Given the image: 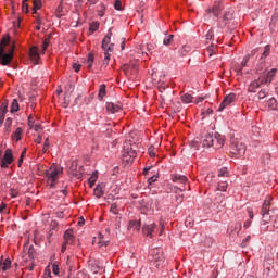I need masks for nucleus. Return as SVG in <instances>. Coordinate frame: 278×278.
Masks as SVG:
<instances>
[{
	"label": "nucleus",
	"instance_id": "f257e3e1",
	"mask_svg": "<svg viewBox=\"0 0 278 278\" xmlns=\"http://www.w3.org/2000/svg\"><path fill=\"white\" fill-rule=\"evenodd\" d=\"M270 201H273L271 198H266L263 206L261 208V231L262 233H266V231H268V229H270V226H268L270 224V220H273V217H270Z\"/></svg>",
	"mask_w": 278,
	"mask_h": 278
},
{
	"label": "nucleus",
	"instance_id": "f03ea898",
	"mask_svg": "<svg viewBox=\"0 0 278 278\" xmlns=\"http://www.w3.org/2000/svg\"><path fill=\"white\" fill-rule=\"evenodd\" d=\"M111 40H112V31L109 30V33L102 40V49L104 51V60H103L104 66H108V64H110V58L112 55L111 53L114 52V43H110Z\"/></svg>",
	"mask_w": 278,
	"mask_h": 278
},
{
	"label": "nucleus",
	"instance_id": "7ed1b4c3",
	"mask_svg": "<svg viewBox=\"0 0 278 278\" xmlns=\"http://www.w3.org/2000/svg\"><path fill=\"white\" fill-rule=\"evenodd\" d=\"M64 172V168H62L59 165L52 164L50 168L46 172V175L48 177V185L50 188H55V182L58 181L60 175Z\"/></svg>",
	"mask_w": 278,
	"mask_h": 278
},
{
	"label": "nucleus",
	"instance_id": "20e7f679",
	"mask_svg": "<svg viewBox=\"0 0 278 278\" xmlns=\"http://www.w3.org/2000/svg\"><path fill=\"white\" fill-rule=\"evenodd\" d=\"M230 153L235 157H242L247 153V146L239 139L232 138L230 141Z\"/></svg>",
	"mask_w": 278,
	"mask_h": 278
},
{
	"label": "nucleus",
	"instance_id": "39448f33",
	"mask_svg": "<svg viewBox=\"0 0 278 278\" xmlns=\"http://www.w3.org/2000/svg\"><path fill=\"white\" fill-rule=\"evenodd\" d=\"M152 264L156 266V268H160V266H164V252L160 249H154L152 251Z\"/></svg>",
	"mask_w": 278,
	"mask_h": 278
},
{
	"label": "nucleus",
	"instance_id": "423d86ee",
	"mask_svg": "<svg viewBox=\"0 0 278 278\" xmlns=\"http://www.w3.org/2000/svg\"><path fill=\"white\" fill-rule=\"evenodd\" d=\"M12 60H14V48L9 53H5V49H0V64L2 66H8Z\"/></svg>",
	"mask_w": 278,
	"mask_h": 278
},
{
	"label": "nucleus",
	"instance_id": "0eeeda50",
	"mask_svg": "<svg viewBox=\"0 0 278 278\" xmlns=\"http://www.w3.org/2000/svg\"><path fill=\"white\" fill-rule=\"evenodd\" d=\"M136 150L129 144L124 146L123 157L126 162H134L136 160Z\"/></svg>",
	"mask_w": 278,
	"mask_h": 278
},
{
	"label": "nucleus",
	"instance_id": "6e6552de",
	"mask_svg": "<svg viewBox=\"0 0 278 278\" xmlns=\"http://www.w3.org/2000/svg\"><path fill=\"white\" fill-rule=\"evenodd\" d=\"M155 227L157 226L152 220L146 223L142 227L143 236H147L148 238H153V231H155Z\"/></svg>",
	"mask_w": 278,
	"mask_h": 278
},
{
	"label": "nucleus",
	"instance_id": "1a4fd4ad",
	"mask_svg": "<svg viewBox=\"0 0 278 278\" xmlns=\"http://www.w3.org/2000/svg\"><path fill=\"white\" fill-rule=\"evenodd\" d=\"M12 162H14V156L12 155V150L7 149L4 152V156L1 161V167L8 168V166H10V164H12Z\"/></svg>",
	"mask_w": 278,
	"mask_h": 278
},
{
	"label": "nucleus",
	"instance_id": "9d476101",
	"mask_svg": "<svg viewBox=\"0 0 278 278\" xmlns=\"http://www.w3.org/2000/svg\"><path fill=\"white\" fill-rule=\"evenodd\" d=\"M233 101H236L235 93H230V94L226 96L218 108V112H223V110H225V108L231 105V103H233Z\"/></svg>",
	"mask_w": 278,
	"mask_h": 278
},
{
	"label": "nucleus",
	"instance_id": "9b49d317",
	"mask_svg": "<svg viewBox=\"0 0 278 278\" xmlns=\"http://www.w3.org/2000/svg\"><path fill=\"white\" fill-rule=\"evenodd\" d=\"M202 147L204 149H210V147H214V134L208 132L202 137Z\"/></svg>",
	"mask_w": 278,
	"mask_h": 278
},
{
	"label": "nucleus",
	"instance_id": "f8f14e48",
	"mask_svg": "<svg viewBox=\"0 0 278 278\" xmlns=\"http://www.w3.org/2000/svg\"><path fill=\"white\" fill-rule=\"evenodd\" d=\"M121 110H123L121 102H106V111L110 112V114H116V112H121Z\"/></svg>",
	"mask_w": 278,
	"mask_h": 278
},
{
	"label": "nucleus",
	"instance_id": "ddd939ff",
	"mask_svg": "<svg viewBox=\"0 0 278 278\" xmlns=\"http://www.w3.org/2000/svg\"><path fill=\"white\" fill-rule=\"evenodd\" d=\"M277 75V68H271L263 78L264 84H273V79Z\"/></svg>",
	"mask_w": 278,
	"mask_h": 278
},
{
	"label": "nucleus",
	"instance_id": "4468645a",
	"mask_svg": "<svg viewBox=\"0 0 278 278\" xmlns=\"http://www.w3.org/2000/svg\"><path fill=\"white\" fill-rule=\"evenodd\" d=\"M29 56L34 64H38V60H40V54L38 53V48L33 47L29 50Z\"/></svg>",
	"mask_w": 278,
	"mask_h": 278
},
{
	"label": "nucleus",
	"instance_id": "2eb2a0df",
	"mask_svg": "<svg viewBox=\"0 0 278 278\" xmlns=\"http://www.w3.org/2000/svg\"><path fill=\"white\" fill-rule=\"evenodd\" d=\"M172 181L174 184H188V177L180 174H174L172 175Z\"/></svg>",
	"mask_w": 278,
	"mask_h": 278
},
{
	"label": "nucleus",
	"instance_id": "dca6fc26",
	"mask_svg": "<svg viewBox=\"0 0 278 278\" xmlns=\"http://www.w3.org/2000/svg\"><path fill=\"white\" fill-rule=\"evenodd\" d=\"M214 139L216 140L215 147L217 149H223V147H225V136L216 132L214 135Z\"/></svg>",
	"mask_w": 278,
	"mask_h": 278
},
{
	"label": "nucleus",
	"instance_id": "f3484780",
	"mask_svg": "<svg viewBox=\"0 0 278 278\" xmlns=\"http://www.w3.org/2000/svg\"><path fill=\"white\" fill-rule=\"evenodd\" d=\"M64 242L66 244H75V236H73V230H66L64 233Z\"/></svg>",
	"mask_w": 278,
	"mask_h": 278
},
{
	"label": "nucleus",
	"instance_id": "a211bd4d",
	"mask_svg": "<svg viewBox=\"0 0 278 278\" xmlns=\"http://www.w3.org/2000/svg\"><path fill=\"white\" fill-rule=\"evenodd\" d=\"M12 268V261L10 258L1 260L0 262V270L5 273V270H10Z\"/></svg>",
	"mask_w": 278,
	"mask_h": 278
},
{
	"label": "nucleus",
	"instance_id": "6ab92c4d",
	"mask_svg": "<svg viewBox=\"0 0 278 278\" xmlns=\"http://www.w3.org/2000/svg\"><path fill=\"white\" fill-rule=\"evenodd\" d=\"M184 190H186V188H179V187H176V203L177 205H181V203H184Z\"/></svg>",
	"mask_w": 278,
	"mask_h": 278
},
{
	"label": "nucleus",
	"instance_id": "aec40b11",
	"mask_svg": "<svg viewBox=\"0 0 278 278\" xmlns=\"http://www.w3.org/2000/svg\"><path fill=\"white\" fill-rule=\"evenodd\" d=\"M262 84H266L264 83V79L262 78H258L257 80L253 81L250 87H249V90L251 92H253V90H255V88H260L262 86Z\"/></svg>",
	"mask_w": 278,
	"mask_h": 278
},
{
	"label": "nucleus",
	"instance_id": "412c9836",
	"mask_svg": "<svg viewBox=\"0 0 278 278\" xmlns=\"http://www.w3.org/2000/svg\"><path fill=\"white\" fill-rule=\"evenodd\" d=\"M249 60H251V54H247L242 62H241V67L239 70H237L238 75H242V68H244V66H247V64H249Z\"/></svg>",
	"mask_w": 278,
	"mask_h": 278
},
{
	"label": "nucleus",
	"instance_id": "4be33fe9",
	"mask_svg": "<svg viewBox=\"0 0 278 278\" xmlns=\"http://www.w3.org/2000/svg\"><path fill=\"white\" fill-rule=\"evenodd\" d=\"M207 12L210 14H214L215 16H218L220 14V3H215L212 9H208Z\"/></svg>",
	"mask_w": 278,
	"mask_h": 278
},
{
	"label": "nucleus",
	"instance_id": "5701e85b",
	"mask_svg": "<svg viewBox=\"0 0 278 278\" xmlns=\"http://www.w3.org/2000/svg\"><path fill=\"white\" fill-rule=\"evenodd\" d=\"M128 229H134V231H140V222L139 220H130L128 225Z\"/></svg>",
	"mask_w": 278,
	"mask_h": 278
},
{
	"label": "nucleus",
	"instance_id": "b1692460",
	"mask_svg": "<svg viewBox=\"0 0 278 278\" xmlns=\"http://www.w3.org/2000/svg\"><path fill=\"white\" fill-rule=\"evenodd\" d=\"M42 8V0H34L33 2V14H37L38 10Z\"/></svg>",
	"mask_w": 278,
	"mask_h": 278
},
{
	"label": "nucleus",
	"instance_id": "393cba45",
	"mask_svg": "<svg viewBox=\"0 0 278 278\" xmlns=\"http://www.w3.org/2000/svg\"><path fill=\"white\" fill-rule=\"evenodd\" d=\"M228 186L229 184H227V181L220 180L217 185V190H219V192H227Z\"/></svg>",
	"mask_w": 278,
	"mask_h": 278
},
{
	"label": "nucleus",
	"instance_id": "a878e982",
	"mask_svg": "<svg viewBox=\"0 0 278 278\" xmlns=\"http://www.w3.org/2000/svg\"><path fill=\"white\" fill-rule=\"evenodd\" d=\"M267 106L269 108V110H277L278 108V103H277V99L271 98L267 101Z\"/></svg>",
	"mask_w": 278,
	"mask_h": 278
},
{
	"label": "nucleus",
	"instance_id": "bb28decb",
	"mask_svg": "<svg viewBox=\"0 0 278 278\" xmlns=\"http://www.w3.org/2000/svg\"><path fill=\"white\" fill-rule=\"evenodd\" d=\"M105 94H106L105 84H102V85H100L99 93H98L99 101H101L103 99V97H105Z\"/></svg>",
	"mask_w": 278,
	"mask_h": 278
},
{
	"label": "nucleus",
	"instance_id": "cd10ccee",
	"mask_svg": "<svg viewBox=\"0 0 278 278\" xmlns=\"http://www.w3.org/2000/svg\"><path fill=\"white\" fill-rule=\"evenodd\" d=\"M99 178L98 172H94L91 177L89 178V186L90 188H92V186H94V184H97V179Z\"/></svg>",
	"mask_w": 278,
	"mask_h": 278
},
{
	"label": "nucleus",
	"instance_id": "c85d7f7f",
	"mask_svg": "<svg viewBox=\"0 0 278 278\" xmlns=\"http://www.w3.org/2000/svg\"><path fill=\"white\" fill-rule=\"evenodd\" d=\"M180 99H181V101H182L184 103H192L193 97H192V94H190V93H185V94L181 96Z\"/></svg>",
	"mask_w": 278,
	"mask_h": 278
},
{
	"label": "nucleus",
	"instance_id": "c756f323",
	"mask_svg": "<svg viewBox=\"0 0 278 278\" xmlns=\"http://www.w3.org/2000/svg\"><path fill=\"white\" fill-rule=\"evenodd\" d=\"M22 134L23 129L21 127L16 128L15 132L13 134V140H16V142H18V140H21Z\"/></svg>",
	"mask_w": 278,
	"mask_h": 278
},
{
	"label": "nucleus",
	"instance_id": "7c9ffc66",
	"mask_svg": "<svg viewBox=\"0 0 278 278\" xmlns=\"http://www.w3.org/2000/svg\"><path fill=\"white\" fill-rule=\"evenodd\" d=\"M94 63V54L90 53L87 59V68L90 71L92 68V64Z\"/></svg>",
	"mask_w": 278,
	"mask_h": 278
},
{
	"label": "nucleus",
	"instance_id": "2f4dec72",
	"mask_svg": "<svg viewBox=\"0 0 278 278\" xmlns=\"http://www.w3.org/2000/svg\"><path fill=\"white\" fill-rule=\"evenodd\" d=\"M93 194L94 197H97V199H101V197H103V189L101 188V186L96 187Z\"/></svg>",
	"mask_w": 278,
	"mask_h": 278
},
{
	"label": "nucleus",
	"instance_id": "473e14b6",
	"mask_svg": "<svg viewBox=\"0 0 278 278\" xmlns=\"http://www.w3.org/2000/svg\"><path fill=\"white\" fill-rule=\"evenodd\" d=\"M200 142L201 140L199 139H193L189 142L191 149H195V151H198L199 147H200Z\"/></svg>",
	"mask_w": 278,
	"mask_h": 278
},
{
	"label": "nucleus",
	"instance_id": "72a5a7b5",
	"mask_svg": "<svg viewBox=\"0 0 278 278\" xmlns=\"http://www.w3.org/2000/svg\"><path fill=\"white\" fill-rule=\"evenodd\" d=\"M20 110V106H18V100L14 99L12 101V104H11V112L14 113V112H18Z\"/></svg>",
	"mask_w": 278,
	"mask_h": 278
},
{
	"label": "nucleus",
	"instance_id": "f704fd0d",
	"mask_svg": "<svg viewBox=\"0 0 278 278\" xmlns=\"http://www.w3.org/2000/svg\"><path fill=\"white\" fill-rule=\"evenodd\" d=\"M28 257L30 260H35L36 258V249H34V245H30L28 248Z\"/></svg>",
	"mask_w": 278,
	"mask_h": 278
},
{
	"label": "nucleus",
	"instance_id": "c9c22d12",
	"mask_svg": "<svg viewBox=\"0 0 278 278\" xmlns=\"http://www.w3.org/2000/svg\"><path fill=\"white\" fill-rule=\"evenodd\" d=\"M8 42H10V37H3L0 41V49H5V47H8Z\"/></svg>",
	"mask_w": 278,
	"mask_h": 278
},
{
	"label": "nucleus",
	"instance_id": "e433bc0d",
	"mask_svg": "<svg viewBox=\"0 0 278 278\" xmlns=\"http://www.w3.org/2000/svg\"><path fill=\"white\" fill-rule=\"evenodd\" d=\"M268 55H270V46H265L264 52L261 56V60H264V58H268Z\"/></svg>",
	"mask_w": 278,
	"mask_h": 278
},
{
	"label": "nucleus",
	"instance_id": "4c0bfd02",
	"mask_svg": "<svg viewBox=\"0 0 278 278\" xmlns=\"http://www.w3.org/2000/svg\"><path fill=\"white\" fill-rule=\"evenodd\" d=\"M218 177H229V172L227 170V167H223L218 170Z\"/></svg>",
	"mask_w": 278,
	"mask_h": 278
},
{
	"label": "nucleus",
	"instance_id": "58836bf2",
	"mask_svg": "<svg viewBox=\"0 0 278 278\" xmlns=\"http://www.w3.org/2000/svg\"><path fill=\"white\" fill-rule=\"evenodd\" d=\"M175 36L174 35H169L167 36L164 40H163V45H165V47H168L170 45V42H173V38Z\"/></svg>",
	"mask_w": 278,
	"mask_h": 278
},
{
	"label": "nucleus",
	"instance_id": "ea45409f",
	"mask_svg": "<svg viewBox=\"0 0 278 278\" xmlns=\"http://www.w3.org/2000/svg\"><path fill=\"white\" fill-rule=\"evenodd\" d=\"M110 212L112 214H118V205L116 203L111 204Z\"/></svg>",
	"mask_w": 278,
	"mask_h": 278
},
{
	"label": "nucleus",
	"instance_id": "a19ab883",
	"mask_svg": "<svg viewBox=\"0 0 278 278\" xmlns=\"http://www.w3.org/2000/svg\"><path fill=\"white\" fill-rule=\"evenodd\" d=\"M0 114H8V103H2L1 104Z\"/></svg>",
	"mask_w": 278,
	"mask_h": 278
},
{
	"label": "nucleus",
	"instance_id": "79ce46f5",
	"mask_svg": "<svg viewBox=\"0 0 278 278\" xmlns=\"http://www.w3.org/2000/svg\"><path fill=\"white\" fill-rule=\"evenodd\" d=\"M50 42H51V41L49 40V38H46V39L43 40V42H42V51H43V52L47 51V48L49 47Z\"/></svg>",
	"mask_w": 278,
	"mask_h": 278
},
{
	"label": "nucleus",
	"instance_id": "37998d69",
	"mask_svg": "<svg viewBox=\"0 0 278 278\" xmlns=\"http://www.w3.org/2000/svg\"><path fill=\"white\" fill-rule=\"evenodd\" d=\"M22 10L27 14L29 12V5L27 4V0H24L22 3Z\"/></svg>",
	"mask_w": 278,
	"mask_h": 278
},
{
	"label": "nucleus",
	"instance_id": "c03bdc74",
	"mask_svg": "<svg viewBox=\"0 0 278 278\" xmlns=\"http://www.w3.org/2000/svg\"><path fill=\"white\" fill-rule=\"evenodd\" d=\"M148 153H149L150 157H155V147L151 146L148 149Z\"/></svg>",
	"mask_w": 278,
	"mask_h": 278
},
{
	"label": "nucleus",
	"instance_id": "a18cd8bd",
	"mask_svg": "<svg viewBox=\"0 0 278 278\" xmlns=\"http://www.w3.org/2000/svg\"><path fill=\"white\" fill-rule=\"evenodd\" d=\"M114 8L115 10H123V2H121L119 0H116L114 3Z\"/></svg>",
	"mask_w": 278,
	"mask_h": 278
},
{
	"label": "nucleus",
	"instance_id": "49530a36",
	"mask_svg": "<svg viewBox=\"0 0 278 278\" xmlns=\"http://www.w3.org/2000/svg\"><path fill=\"white\" fill-rule=\"evenodd\" d=\"M10 125H12V118H7L5 121V129L8 131V134H10Z\"/></svg>",
	"mask_w": 278,
	"mask_h": 278
},
{
	"label": "nucleus",
	"instance_id": "de8ad7c7",
	"mask_svg": "<svg viewBox=\"0 0 278 278\" xmlns=\"http://www.w3.org/2000/svg\"><path fill=\"white\" fill-rule=\"evenodd\" d=\"M258 99H266V96L268 94V92H266V90H261L258 91Z\"/></svg>",
	"mask_w": 278,
	"mask_h": 278
},
{
	"label": "nucleus",
	"instance_id": "09e8293b",
	"mask_svg": "<svg viewBox=\"0 0 278 278\" xmlns=\"http://www.w3.org/2000/svg\"><path fill=\"white\" fill-rule=\"evenodd\" d=\"M52 273L54 275H60V267L56 264L52 265Z\"/></svg>",
	"mask_w": 278,
	"mask_h": 278
},
{
	"label": "nucleus",
	"instance_id": "8fccbe9b",
	"mask_svg": "<svg viewBox=\"0 0 278 278\" xmlns=\"http://www.w3.org/2000/svg\"><path fill=\"white\" fill-rule=\"evenodd\" d=\"M216 199H220L222 205H220L219 212H222L223 207H225V203H224L225 197L223 194H220V195H217Z\"/></svg>",
	"mask_w": 278,
	"mask_h": 278
},
{
	"label": "nucleus",
	"instance_id": "3c124183",
	"mask_svg": "<svg viewBox=\"0 0 278 278\" xmlns=\"http://www.w3.org/2000/svg\"><path fill=\"white\" fill-rule=\"evenodd\" d=\"M97 29H99V23L98 22L92 23L90 25V31H97Z\"/></svg>",
	"mask_w": 278,
	"mask_h": 278
},
{
	"label": "nucleus",
	"instance_id": "603ef678",
	"mask_svg": "<svg viewBox=\"0 0 278 278\" xmlns=\"http://www.w3.org/2000/svg\"><path fill=\"white\" fill-rule=\"evenodd\" d=\"M157 181V176H152L148 179V185L152 186V184H155Z\"/></svg>",
	"mask_w": 278,
	"mask_h": 278
},
{
	"label": "nucleus",
	"instance_id": "864d4df0",
	"mask_svg": "<svg viewBox=\"0 0 278 278\" xmlns=\"http://www.w3.org/2000/svg\"><path fill=\"white\" fill-rule=\"evenodd\" d=\"M273 227L274 229H278V214H276L274 217Z\"/></svg>",
	"mask_w": 278,
	"mask_h": 278
},
{
	"label": "nucleus",
	"instance_id": "5fc2aeb1",
	"mask_svg": "<svg viewBox=\"0 0 278 278\" xmlns=\"http://www.w3.org/2000/svg\"><path fill=\"white\" fill-rule=\"evenodd\" d=\"M231 18H233V14L232 13H226L224 15V21H231Z\"/></svg>",
	"mask_w": 278,
	"mask_h": 278
},
{
	"label": "nucleus",
	"instance_id": "6e6d98bb",
	"mask_svg": "<svg viewBox=\"0 0 278 278\" xmlns=\"http://www.w3.org/2000/svg\"><path fill=\"white\" fill-rule=\"evenodd\" d=\"M189 51H190V47L184 46L182 49H181V54L186 55V53H188Z\"/></svg>",
	"mask_w": 278,
	"mask_h": 278
},
{
	"label": "nucleus",
	"instance_id": "4d7b16f0",
	"mask_svg": "<svg viewBox=\"0 0 278 278\" xmlns=\"http://www.w3.org/2000/svg\"><path fill=\"white\" fill-rule=\"evenodd\" d=\"M73 68H74V71H75L76 73H79V71H81V64L75 63V64L73 65Z\"/></svg>",
	"mask_w": 278,
	"mask_h": 278
},
{
	"label": "nucleus",
	"instance_id": "13d9d810",
	"mask_svg": "<svg viewBox=\"0 0 278 278\" xmlns=\"http://www.w3.org/2000/svg\"><path fill=\"white\" fill-rule=\"evenodd\" d=\"M206 40H214V33L212 30L206 34Z\"/></svg>",
	"mask_w": 278,
	"mask_h": 278
},
{
	"label": "nucleus",
	"instance_id": "bf43d9fd",
	"mask_svg": "<svg viewBox=\"0 0 278 278\" xmlns=\"http://www.w3.org/2000/svg\"><path fill=\"white\" fill-rule=\"evenodd\" d=\"M203 101H205V98L199 97V98H197V99L194 100V103H195V104H199V103H203Z\"/></svg>",
	"mask_w": 278,
	"mask_h": 278
},
{
	"label": "nucleus",
	"instance_id": "052dcab7",
	"mask_svg": "<svg viewBox=\"0 0 278 278\" xmlns=\"http://www.w3.org/2000/svg\"><path fill=\"white\" fill-rule=\"evenodd\" d=\"M36 23H37L36 29H37V31H40V24L42 23V22L40 21V17H37V18H36Z\"/></svg>",
	"mask_w": 278,
	"mask_h": 278
},
{
	"label": "nucleus",
	"instance_id": "680f3d73",
	"mask_svg": "<svg viewBox=\"0 0 278 278\" xmlns=\"http://www.w3.org/2000/svg\"><path fill=\"white\" fill-rule=\"evenodd\" d=\"M4 121H5V113H0V125H3Z\"/></svg>",
	"mask_w": 278,
	"mask_h": 278
},
{
	"label": "nucleus",
	"instance_id": "e2e57ef3",
	"mask_svg": "<svg viewBox=\"0 0 278 278\" xmlns=\"http://www.w3.org/2000/svg\"><path fill=\"white\" fill-rule=\"evenodd\" d=\"M68 243L63 242L62 248H61V253H66V247Z\"/></svg>",
	"mask_w": 278,
	"mask_h": 278
},
{
	"label": "nucleus",
	"instance_id": "0e129e2a",
	"mask_svg": "<svg viewBox=\"0 0 278 278\" xmlns=\"http://www.w3.org/2000/svg\"><path fill=\"white\" fill-rule=\"evenodd\" d=\"M5 207H8V205L5 203H1L0 204V213L3 214V211L5 210Z\"/></svg>",
	"mask_w": 278,
	"mask_h": 278
},
{
	"label": "nucleus",
	"instance_id": "69168bd1",
	"mask_svg": "<svg viewBox=\"0 0 278 278\" xmlns=\"http://www.w3.org/2000/svg\"><path fill=\"white\" fill-rule=\"evenodd\" d=\"M35 142L37 144H41L42 143V136L39 135L38 138L35 139Z\"/></svg>",
	"mask_w": 278,
	"mask_h": 278
},
{
	"label": "nucleus",
	"instance_id": "338daca9",
	"mask_svg": "<svg viewBox=\"0 0 278 278\" xmlns=\"http://www.w3.org/2000/svg\"><path fill=\"white\" fill-rule=\"evenodd\" d=\"M244 229H249L251 227V220H247L243 225Z\"/></svg>",
	"mask_w": 278,
	"mask_h": 278
},
{
	"label": "nucleus",
	"instance_id": "774afa93",
	"mask_svg": "<svg viewBox=\"0 0 278 278\" xmlns=\"http://www.w3.org/2000/svg\"><path fill=\"white\" fill-rule=\"evenodd\" d=\"M45 278H51V270L45 271Z\"/></svg>",
	"mask_w": 278,
	"mask_h": 278
}]
</instances>
